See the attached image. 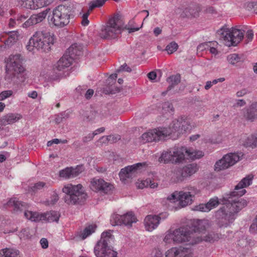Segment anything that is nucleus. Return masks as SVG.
I'll use <instances>...</instances> for the list:
<instances>
[{
	"instance_id": "cd10ccee",
	"label": "nucleus",
	"mask_w": 257,
	"mask_h": 257,
	"mask_svg": "<svg viewBox=\"0 0 257 257\" xmlns=\"http://www.w3.org/2000/svg\"><path fill=\"white\" fill-rule=\"evenodd\" d=\"M195 231L201 232L204 230L208 226L206 220L194 219L192 223Z\"/></svg>"
},
{
	"instance_id": "4d7b16f0",
	"label": "nucleus",
	"mask_w": 257,
	"mask_h": 257,
	"mask_svg": "<svg viewBox=\"0 0 257 257\" xmlns=\"http://www.w3.org/2000/svg\"><path fill=\"white\" fill-rule=\"evenodd\" d=\"M59 200V196L57 193L55 191L53 192V194L51 197V199L50 201H48L49 204L53 205L55 204L58 200Z\"/></svg>"
},
{
	"instance_id": "5701e85b",
	"label": "nucleus",
	"mask_w": 257,
	"mask_h": 257,
	"mask_svg": "<svg viewBox=\"0 0 257 257\" xmlns=\"http://www.w3.org/2000/svg\"><path fill=\"white\" fill-rule=\"evenodd\" d=\"M66 53L73 60L76 56L82 54V47L80 44H73L67 49Z\"/></svg>"
},
{
	"instance_id": "f257e3e1",
	"label": "nucleus",
	"mask_w": 257,
	"mask_h": 257,
	"mask_svg": "<svg viewBox=\"0 0 257 257\" xmlns=\"http://www.w3.org/2000/svg\"><path fill=\"white\" fill-rule=\"evenodd\" d=\"M191 129L190 121L185 116H181L172 121L168 128L159 127L144 133L141 142L146 143L164 140L167 137L174 134L178 136Z\"/></svg>"
},
{
	"instance_id": "49530a36",
	"label": "nucleus",
	"mask_w": 257,
	"mask_h": 257,
	"mask_svg": "<svg viewBox=\"0 0 257 257\" xmlns=\"http://www.w3.org/2000/svg\"><path fill=\"white\" fill-rule=\"evenodd\" d=\"M149 183H151V179H147L145 180L139 181L137 183V187L139 189H143L149 187Z\"/></svg>"
},
{
	"instance_id": "6e6d98bb",
	"label": "nucleus",
	"mask_w": 257,
	"mask_h": 257,
	"mask_svg": "<svg viewBox=\"0 0 257 257\" xmlns=\"http://www.w3.org/2000/svg\"><path fill=\"white\" fill-rule=\"evenodd\" d=\"M13 92L11 90L3 91L0 93V100H4L9 96H11Z\"/></svg>"
},
{
	"instance_id": "6ab92c4d",
	"label": "nucleus",
	"mask_w": 257,
	"mask_h": 257,
	"mask_svg": "<svg viewBox=\"0 0 257 257\" xmlns=\"http://www.w3.org/2000/svg\"><path fill=\"white\" fill-rule=\"evenodd\" d=\"M157 215H147L144 219V225L146 230L152 231L155 229L159 224Z\"/></svg>"
},
{
	"instance_id": "72a5a7b5",
	"label": "nucleus",
	"mask_w": 257,
	"mask_h": 257,
	"mask_svg": "<svg viewBox=\"0 0 257 257\" xmlns=\"http://www.w3.org/2000/svg\"><path fill=\"white\" fill-rule=\"evenodd\" d=\"M187 152H185V155L186 154L192 159H199L204 156V153L201 151H191L190 150L187 149Z\"/></svg>"
},
{
	"instance_id": "f704fd0d",
	"label": "nucleus",
	"mask_w": 257,
	"mask_h": 257,
	"mask_svg": "<svg viewBox=\"0 0 257 257\" xmlns=\"http://www.w3.org/2000/svg\"><path fill=\"white\" fill-rule=\"evenodd\" d=\"M175 238L173 230H170L165 233L163 240L167 243H171L172 242L176 243Z\"/></svg>"
},
{
	"instance_id": "13d9d810",
	"label": "nucleus",
	"mask_w": 257,
	"mask_h": 257,
	"mask_svg": "<svg viewBox=\"0 0 257 257\" xmlns=\"http://www.w3.org/2000/svg\"><path fill=\"white\" fill-rule=\"evenodd\" d=\"M123 71L130 72L132 71V69L128 66H127L126 63H124L123 65H121L119 67V68L116 70V72L119 73L120 72Z\"/></svg>"
},
{
	"instance_id": "8fccbe9b",
	"label": "nucleus",
	"mask_w": 257,
	"mask_h": 257,
	"mask_svg": "<svg viewBox=\"0 0 257 257\" xmlns=\"http://www.w3.org/2000/svg\"><path fill=\"white\" fill-rule=\"evenodd\" d=\"M249 230L250 232L251 233H257V215L253 219L252 223H251L249 227Z\"/></svg>"
},
{
	"instance_id": "bf43d9fd",
	"label": "nucleus",
	"mask_w": 257,
	"mask_h": 257,
	"mask_svg": "<svg viewBox=\"0 0 257 257\" xmlns=\"http://www.w3.org/2000/svg\"><path fill=\"white\" fill-rule=\"evenodd\" d=\"M217 45V43L216 42H212V45H210L209 47V51L210 53L216 55L218 54V51L217 49L215 48V46Z\"/></svg>"
},
{
	"instance_id": "e433bc0d",
	"label": "nucleus",
	"mask_w": 257,
	"mask_h": 257,
	"mask_svg": "<svg viewBox=\"0 0 257 257\" xmlns=\"http://www.w3.org/2000/svg\"><path fill=\"white\" fill-rule=\"evenodd\" d=\"M48 188V186H47L46 183H45L44 182L39 181V182L35 183L34 185V186L31 187V189L33 192H36L39 190H41L42 189H44L45 188Z\"/></svg>"
},
{
	"instance_id": "aec40b11",
	"label": "nucleus",
	"mask_w": 257,
	"mask_h": 257,
	"mask_svg": "<svg viewBox=\"0 0 257 257\" xmlns=\"http://www.w3.org/2000/svg\"><path fill=\"white\" fill-rule=\"evenodd\" d=\"M73 61L72 58L65 53L55 65V69L59 71H63L72 64Z\"/></svg>"
},
{
	"instance_id": "412c9836",
	"label": "nucleus",
	"mask_w": 257,
	"mask_h": 257,
	"mask_svg": "<svg viewBox=\"0 0 257 257\" xmlns=\"http://www.w3.org/2000/svg\"><path fill=\"white\" fill-rule=\"evenodd\" d=\"M198 169L196 164L193 163L186 165L178 171L181 174V177L179 179L182 180L184 178L192 175L197 171Z\"/></svg>"
},
{
	"instance_id": "c03bdc74",
	"label": "nucleus",
	"mask_w": 257,
	"mask_h": 257,
	"mask_svg": "<svg viewBox=\"0 0 257 257\" xmlns=\"http://www.w3.org/2000/svg\"><path fill=\"white\" fill-rule=\"evenodd\" d=\"M207 206L209 207V211L212 209L216 207L219 204L218 198H213L210 199V200L206 203Z\"/></svg>"
},
{
	"instance_id": "a878e982",
	"label": "nucleus",
	"mask_w": 257,
	"mask_h": 257,
	"mask_svg": "<svg viewBox=\"0 0 257 257\" xmlns=\"http://www.w3.org/2000/svg\"><path fill=\"white\" fill-rule=\"evenodd\" d=\"M244 116L247 119L250 120H253L257 118V103H252L249 107L246 110Z\"/></svg>"
},
{
	"instance_id": "4c0bfd02",
	"label": "nucleus",
	"mask_w": 257,
	"mask_h": 257,
	"mask_svg": "<svg viewBox=\"0 0 257 257\" xmlns=\"http://www.w3.org/2000/svg\"><path fill=\"white\" fill-rule=\"evenodd\" d=\"M178 48V44L175 42H172L166 46V50L169 54H171L177 51Z\"/></svg>"
},
{
	"instance_id": "0e129e2a",
	"label": "nucleus",
	"mask_w": 257,
	"mask_h": 257,
	"mask_svg": "<svg viewBox=\"0 0 257 257\" xmlns=\"http://www.w3.org/2000/svg\"><path fill=\"white\" fill-rule=\"evenodd\" d=\"M253 37V33L251 30H249L246 34V38L248 42L251 41Z\"/></svg>"
},
{
	"instance_id": "69168bd1",
	"label": "nucleus",
	"mask_w": 257,
	"mask_h": 257,
	"mask_svg": "<svg viewBox=\"0 0 257 257\" xmlns=\"http://www.w3.org/2000/svg\"><path fill=\"white\" fill-rule=\"evenodd\" d=\"M91 115L90 116L87 115L85 116L86 119L87 120H92L93 119H94L98 114V113L95 111L91 112Z\"/></svg>"
},
{
	"instance_id": "680f3d73",
	"label": "nucleus",
	"mask_w": 257,
	"mask_h": 257,
	"mask_svg": "<svg viewBox=\"0 0 257 257\" xmlns=\"http://www.w3.org/2000/svg\"><path fill=\"white\" fill-rule=\"evenodd\" d=\"M157 216L160 223L161 220H164L168 217V214L167 212H162L157 215Z\"/></svg>"
},
{
	"instance_id": "5fc2aeb1",
	"label": "nucleus",
	"mask_w": 257,
	"mask_h": 257,
	"mask_svg": "<svg viewBox=\"0 0 257 257\" xmlns=\"http://www.w3.org/2000/svg\"><path fill=\"white\" fill-rule=\"evenodd\" d=\"M195 210L202 212H208L209 211V209L206 204H201L195 206Z\"/></svg>"
},
{
	"instance_id": "4be33fe9",
	"label": "nucleus",
	"mask_w": 257,
	"mask_h": 257,
	"mask_svg": "<svg viewBox=\"0 0 257 257\" xmlns=\"http://www.w3.org/2000/svg\"><path fill=\"white\" fill-rule=\"evenodd\" d=\"M21 117L22 116L20 114L10 113L3 116L0 119V124L6 125L12 124L18 121Z\"/></svg>"
},
{
	"instance_id": "423d86ee",
	"label": "nucleus",
	"mask_w": 257,
	"mask_h": 257,
	"mask_svg": "<svg viewBox=\"0 0 257 257\" xmlns=\"http://www.w3.org/2000/svg\"><path fill=\"white\" fill-rule=\"evenodd\" d=\"M71 15L70 8L64 5H59L52 12L50 21L55 26L62 28L69 23Z\"/></svg>"
},
{
	"instance_id": "4468645a",
	"label": "nucleus",
	"mask_w": 257,
	"mask_h": 257,
	"mask_svg": "<svg viewBox=\"0 0 257 257\" xmlns=\"http://www.w3.org/2000/svg\"><path fill=\"white\" fill-rule=\"evenodd\" d=\"M137 221L133 212H128L123 215L114 214L111 216L110 221L112 225H120L131 226L132 223Z\"/></svg>"
},
{
	"instance_id": "e2e57ef3",
	"label": "nucleus",
	"mask_w": 257,
	"mask_h": 257,
	"mask_svg": "<svg viewBox=\"0 0 257 257\" xmlns=\"http://www.w3.org/2000/svg\"><path fill=\"white\" fill-rule=\"evenodd\" d=\"M40 243L41 245V246L43 248H47L48 247V240L45 238H42L40 241Z\"/></svg>"
},
{
	"instance_id": "c85d7f7f",
	"label": "nucleus",
	"mask_w": 257,
	"mask_h": 257,
	"mask_svg": "<svg viewBox=\"0 0 257 257\" xmlns=\"http://www.w3.org/2000/svg\"><path fill=\"white\" fill-rule=\"evenodd\" d=\"M44 220L48 222H58L60 217V214L58 212L55 211H50L46 213H44Z\"/></svg>"
},
{
	"instance_id": "a18cd8bd",
	"label": "nucleus",
	"mask_w": 257,
	"mask_h": 257,
	"mask_svg": "<svg viewBox=\"0 0 257 257\" xmlns=\"http://www.w3.org/2000/svg\"><path fill=\"white\" fill-rule=\"evenodd\" d=\"M71 177L74 178L78 176L83 171V168L82 166H77L75 168L71 167Z\"/></svg>"
},
{
	"instance_id": "9b49d317",
	"label": "nucleus",
	"mask_w": 257,
	"mask_h": 257,
	"mask_svg": "<svg viewBox=\"0 0 257 257\" xmlns=\"http://www.w3.org/2000/svg\"><path fill=\"white\" fill-rule=\"evenodd\" d=\"M176 243L188 242V244L194 245L202 240V239L195 236L194 233L188 228L182 227L173 230Z\"/></svg>"
},
{
	"instance_id": "f8f14e48",
	"label": "nucleus",
	"mask_w": 257,
	"mask_h": 257,
	"mask_svg": "<svg viewBox=\"0 0 257 257\" xmlns=\"http://www.w3.org/2000/svg\"><path fill=\"white\" fill-rule=\"evenodd\" d=\"M243 156L242 152L227 154L216 162L214 169L216 171H219L227 169L241 159Z\"/></svg>"
},
{
	"instance_id": "1a4fd4ad",
	"label": "nucleus",
	"mask_w": 257,
	"mask_h": 257,
	"mask_svg": "<svg viewBox=\"0 0 257 257\" xmlns=\"http://www.w3.org/2000/svg\"><path fill=\"white\" fill-rule=\"evenodd\" d=\"M185 152H187L186 147H175L168 152H163L159 161L165 164L181 163L185 159Z\"/></svg>"
},
{
	"instance_id": "20e7f679",
	"label": "nucleus",
	"mask_w": 257,
	"mask_h": 257,
	"mask_svg": "<svg viewBox=\"0 0 257 257\" xmlns=\"http://www.w3.org/2000/svg\"><path fill=\"white\" fill-rule=\"evenodd\" d=\"M62 191L66 194L64 201L69 205L81 204L85 201L87 196L81 184H66L63 188Z\"/></svg>"
},
{
	"instance_id": "774afa93",
	"label": "nucleus",
	"mask_w": 257,
	"mask_h": 257,
	"mask_svg": "<svg viewBox=\"0 0 257 257\" xmlns=\"http://www.w3.org/2000/svg\"><path fill=\"white\" fill-rule=\"evenodd\" d=\"M94 93L93 90L91 89H88L85 94V97L86 99L90 98Z\"/></svg>"
},
{
	"instance_id": "052dcab7",
	"label": "nucleus",
	"mask_w": 257,
	"mask_h": 257,
	"mask_svg": "<svg viewBox=\"0 0 257 257\" xmlns=\"http://www.w3.org/2000/svg\"><path fill=\"white\" fill-rule=\"evenodd\" d=\"M248 93H249V91H248V90L247 89L244 88L239 91H238L236 92V95L237 97H242V96L245 95V94H246Z\"/></svg>"
},
{
	"instance_id": "f03ea898",
	"label": "nucleus",
	"mask_w": 257,
	"mask_h": 257,
	"mask_svg": "<svg viewBox=\"0 0 257 257\" xmlns=\"http://www.w3.org/2000/svg\"><path fill=\"white\" fill-rule=\"evenodd\" d=\"M54 43V36L46 30L38 31L30 39L27 48L32 51L34 48L42 52H48Z\"/></svg>"
},
{
	"instance_id": "3c124183",
	"label": "nucleus",
	"mask_w": 257,
	"mask_h": 257,
	"mask_svg": "<svg viewBox=\"0 0 257 257\" xmlns=\"http://www.w3.org/2000/svg\"><path fill=\"white\" fill-rule=\"evenodd\" d=\"M210 45H212V42H210L202 43L198 46L197 50L200 51H203L205 50H209Z\"/></svg>"
},
{
	"instance_id": "2f4dec72",
	"label": "nucleus",
	"mask_w": 257,
	"mask_h": 257,
	"mask_svg": "<svg viewBox=\"0 0 257 257\" xmlns=\"http://www.w3.org/2000/svg\"><path fill=\"white\" fill-rule=\"evenodd\" d=\"M95 224H91L86 227L85 229L81 232L80 237L82 239L86 238L87 237L94 232L96 228Z\"/></svg>"
},
{
	"instance_id": "c756f323",
	"label": "nucleus",
	"mask_w": 257,
	"mask_h": 257,
	"mask_svg": "<svg viewBox=\"0 0 257 257\" xmlns=\"http://www.w3.org/2000/svg\"><path fill=\"white\" fill-rule=\"evenodd\" d=\"M167 81L169 85L167 87V90L162 92L163 95H165L168 91L171 90L180 82V77L179 75H172L167 78Z\"/></svg>"
},
{
	"instance_id": "bb28decb",
	"label": "nucleus",
	"mask_w": 257,
	"mask_h": 257,
	"mask_svg": "<svg viewBox=\"0 0 257 257\" xmlns=\"http://www.w3.org/2000/svg\"><path fill=\"white\" fill-rule=\"evenodd\" d=\"M7 33L8 37L6 40L4 41V42L6 46L9 47L18 41L19 34L18 31H10Z\"/></svg>"
},
{
	"instance_id": "de8ad7c7",
	"label": "nucleus",
	"mask_w": 257,
	"mask_h": 257,
	"mask_svg": "<svg viewBox=\"0 0 257 257\" xmlns=\"http://www.w3.org/2000/svg\"><path fill=\"white\" fill-rule=\"evenodd\" d=\"M179 192L175 191L171 194L168 195L167 197V200L170 202H175L176 201H178Z\"/></svg>"
},
{
	"instance_id": "338daca9",
	"label": "nucleus",
	"mask_w": 257,
	"mask_h": 257,
	"mask_svg": "<svg viewBox=\"0 0 257 257\" xmlns=\"http://www.w3.org/2000/svg\"><path fill=\"white\" fill-rule=\"evenodd\" d=\"M94 136L93 133L89 134L87 136H85L83 138L82 140L84 143H87L88 142L90 141L93 139Z\"/></svg>"
},
{
	"instance_id": "603ef678",
	"label": "nucleus",
	"mask_w": 257,
	"mask_h": 257,
	"mask_svg": "<svg viewBox=\"0 0 257 257\" xmlns=\"http://www.w3.org/2000/svg\"><path fill=\"white\" fill-rule=\"evenodd\" d=\"M89 9L88 10V11L83 14L82 16V21H81V24L83 26H86L89 24V21L88 20V17L89 15Z\"/></svg>"
},
{
	"instance_id": "9d476101",
	"label": "nucleus",
	"mask_w": 257,
	"mask_h": 257,
	"mask_svg": "<svg viewBox=\"0 0 257 257\" xmlns=\"http://www.w3.org/2000/svg\"><path fill=\"white\" fill-rule=\"evenodd\" d=\"M221 37L227 46H236L243 39L244 33L235 28L221 29Z\"/></svg>"
},
{
	"instance_id": "58836bf2",
	"label": "nucleus",
	"mask_w": 257,
	"mask_h": 257,
	"mask_svg": "<svg viewBox=\"0 0 257 257\" xmlns=\"http://www.w3.org/2000/svg\"><path fill=\"white\" fill-rule=\"evenodd\" d=\"M106 0H95L89 4V10L92 11L95 8L101 7Z\"/></svg>"
},
{
	"instance_id": "393cba45",
	"label": "nucleus",
	"mask_w": 257,
	"mask_h": 257,
	"mask_svg": "<svg viewBox=\"0 0 257 257\" xmlns=\"http://www.w3.org/2000/svg\"><path fill=\"white\" fill-rule=\"evenodd\" d=\"M240 143L246 147H256L257 146V137L255 135H250L248 137L244 136L240 140Z\"/></svg>"
},
{
	"instance_id": "09e8293b",
	"label": "nucleus",
	"mask_w": 257,
	"mask_h": 257,
	"mask_svg": "<svg viewBox=\"0 0 257 257\" xmlns=\"http://www.w3.org/2000/svg\"><path fill=\"white\" fill-rule=\"evenodd\" d=\"M37 24L35 19L34 18V17L32 15L30 18L27 20L23 24V27L24 28H28L31 26Z\"/></svg>"
},
{
	"instance_id": "37998d69",
	"label": "nucleus",
	"mask_w": 257,
	"mask_h": 257,
	"mask_svg": "<svg viewBox=\"0 0 257 257\" xmlns=\"http://www.w3.org/2000/svg\"><path fill=\"white\" fill-rule=\"evenodd\" d=\"M21 6L27 9L34 10V0H21Z\"/></svg>"
},
{
	"instance_id": "a211bd4d",
	"label": "nucleus",
	"mask_w": 257,
	"mask_h": 257,
	"mask_svg": "<svg viewBox=\"0 0 257 257\" xmlns=\"http://www.w3.org/2000/svg\"><path fill=\"white\" fill-rule=\"evenodd\" d=\"M190 249L183 247H172L166 252L165 257H192Z\"/></svg>"
},
{
	"instance_id": "ddd939ff",
	"label": "nucleus",
	"mask_w": 257,
	"mask_h": 257,
	"mask_svg": "<svg viewBox=\"0 0 257 257\" xmlns=\"http://www.w3.org/2000/svg\"><path fill=\"white\" fill-rule=\"evenodd\" d=\"M147 167V164L146 162L138 163L133 165L128 166L120 170L119 173V177L121 180L132 179L135 177L139 172Z\"/></svg>"
},
{
	"instance_id": "7ed1b4c3",
	"label": "nucleus",
	"mask_w": 257,
	"mask_h": 257,
	"mask_svg": "<svg viewBox=\"0 0 257 257\" xmlns=\"http://www.w3.org/2000/svg\"><path fill=\"white\" fill-rule=\"evenodd\" d=\"M227 202L215 212V217L218 219H224L228 222L234 219V215L247 205L245 200L236 201L227 195Z\"/></svg>"
},
{
	"instance_id": "c9c22d12",
	"label": "nucleus",
	"mask_w": 257,
	"mask_h": 257,
	"mask_svg": "<svg viewBox=\"0 0 257 257\" xmlns=\"http://www.w3.org/2000/svg\"><path fill=\"white\" fill-rule=\"evenodd\" d=\"M189 196L191 197L193 199L196 195L199 194V190L197 189V188L189 186L184 190Z\"/></svg>"
},
{
	"instance_id": "2eb2a0df",
	"label": "nucleus",
	"mask_w": 257,
	"mask_h": 257,
	"mask_svg": "<svg viewBox=\"0 0 257 257\" xmlns=\"http://www.w3.org/2000/svg\"><path fill=\"white\" fill-rule=\"evenodd\" d=\"M253 176L252 175H248L243 178L237 185L235 186L233 191L231 192L229 195L236 201L243 200V199H239V197L244 195L246 190L243 188L249 186L252 183Z\"/></svg>"
},
{
	"instance_id": "b1692460",
	"label": "nucleus",
	"mask_w": 257,
	"mask_h": 257,
	"mask_svg": "<svg viewBox=\"0 0 257 257\" xmlns=\"http://www.w3.org/2000/svg\"><path fill=\"white\" fill-rule=\"evenodd\" d=\"M178 201L182 207H186L192 203L193 199L184 190L179 191Z\"/></svg>"
},
{
	"instance_id": "ea45409f",
	"label": "nucleus",
	"mask_w": 257,
	"mask_h": 257,
	"mask_svg": "<svg viewBox=\"0 0 257 257\" xmlns=\"http://www.w3.org/2000/svg\"><path fill=\"white\" fill-rule=\"evenodd\" d=\"M59 175L61 177L65 179L72 178L71 167L66 168L65 169L61 170L59 173Z\"/></svg>"
},
{
	"instance_id": "a19ab883",
	"label": "nucleus",
	"mask_w": 257,
	"mask_h": 257,
	"mask_svg": "<svg viewBox=\"0 0 257 257\" xmlns=\"http://www.w3.org/2000/svg\"><path fill=\"white\" fill-rule=\"evenodd\" d=\"M227 59L229 63L234 65L239 61L240 57L238 54L234 53L229 55Z\"/></svg>"
},
{
	"instance_id": "7c9ffc66",
	"label": "nucleus",
	"mask_w": 257,
	"mask_h": 257,
	"mask_svg": "<svg viewBox=\"0 0 257 257\" xmlns=\"http://www.w3.org/2000/svg\"><path fill=\"white\" fill-rule=\"evenodd\" d=\"M19 251L14 248H5L0 250V257H19Z\"/></svg>"
},
{
	"instance_id": "0eeeda50",
	"label": "nucleus",
	"mask_w": 257,
	"mask_h": 257,
	"mask_svg": "<svg viewBox=\"0 0 257 257\" xmlns=\"http://www.w3.org/2000/svg\"><path fill=\"white\" fill-rule=\"evenodd\" d=\"M7 205L13 207L14 211L16 213L24 211V215L26 218L32 221L38 222L44 220L43 213L26 210L28 207V204L18 200L16 198L11 199L7 202Z\"/></svg>"
},
{
	"instance_id": "6e6552de",
	"label": "nucleus",
	"mask_w": 257,
	"mask_h": 257,
	"mask_svg": "<svg viewBox=\"0 0 257 257\" xmlns=\"http://www.w3.org/2000/svg\"><path fill=\"white\" fill-rule=\"evenodd\" d=\"M122 27L118 23L117 17L110 19L105 26H103L99 33L100 37L105 39H114L121 33Z\"/></svg>"
},
{
	"instance_id": "473e14b6",
	"label": "nucleus",
	"mask_w": 257,
	"mask_h": 257,
	"mask_svg": "<svg viewBox=\"0 0 257 257\" xmlns=\"http://www.w3.org/2000/svg\"><path fill=\"white\" fill-rule=\"evenodd\" d=\"M50 10V9L47 8L41 13H39L36 15H33L32 16L34 17L36 24L42 22L46 18Z\"/></svg>"
},
{
	"instance_id": "f3484780",
	"label": "nucleus",
	"mask_w": 257,
	"mask_h": 257,
	"mask_svg": "<svg viewBox=\"0 0 257 257\" xmlns=\"http://www.w3.org/2000/svg\"><path fill=\"white\" fill-rule=\"evenodd\" d=\"M7 68L10 71L15 73H20L24 71V68L22 66V58L20 54L10 56L7 61Z\"/></svg>"
},
{
	"instance_id": "79ce46f5",
	"label": "nucleus",
	"mask_w": 257,
	"mask_h": 257,
	"mask_svg": "<svg viewBox=\"0 0 257 257\" xmlns=\"http://www.w3.org/2000/svg\"><path fill=\"white\" fill-rule=\"evenodd\" d=\"M106 139L110 143H114L120 139V137L119 135H109L107 136H103L101 138V140Z\"/></svg>"
},
{
	"instance_id": "dca6fc26",
	"label": "nucleus",
	"mask_w": 257,
	"mask_h": 257,
	"mask_svg": "<svg viewBox=\"0 0 257 257\" xmlns=\"http://www.w3.org/2000/svg\"><path fill=\"white\" fill-rule=\"evenodd\" d=\"M90 187L93 191L104 194L110 193L113 188L112 185L98 178H94L91 180Z\"/></svg>"
},
{
	"instance_id": "864d4df0",
	"label": "nucleus",
	"mask_w": 257,
	"mask_h": 257,
	"mask_svg": "<svg viewBox=\"0 0 257 257\" xmlns=\"http://www.w3.org/2000/svg\"><path fill=\"white\" fill-rule=\"evenodd\" d=\"M163 109L165 112H170L173 111V105L169 102H165L162 105Z\"/></svg>"
},
{
	"instance_id": "39448f33",
	"label": "nucleus",
	"mask_w": 257,
	"mask_h": 257,
	"mask_svg": "<svg viewBox=\"0 0 257 257\" xmlns=\"http://www.w3.org/2000/svg\"><path fill=\"white\" fill-rule=\"evenodd\" d=\"M113 238L110 230L102 233L100 239L94 248V252L96 257H117V252L108 245Z\"/></svg>"
}]
</instances>
